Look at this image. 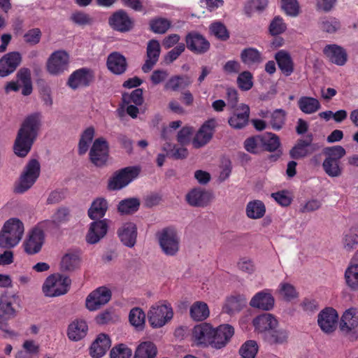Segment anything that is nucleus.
Wrapping results in <instances>:
<instances>
[{"mask_svg": "<svg viewBox=\"0 0 358 358\" xmlns=\"http://www.w3.org/2000/svg\"><path fill=\"white\" fill-rule=\"evenodd\" d=\"M111 291L106 287H99L92 292L86 299V307L93 311L107 303L111 299Z\"/></svg>", "mask_w": 358, "mask_h": 358, "instance_id": "12", "label": "nucleus"}, {"mask_svg": "<svg viewBox=\"0 0 358 358\" xmlns=\"http://www.w3.org/2000/svg\"><path fill=\"white\" fill-rule=\"evenodd\" d=\"M213 327L204 322L196 325L192 331V337L197 345L213 347Z\"/></svg>", "mask_w": 358, "mask_h": 358, "instance_id": "17", "label": "nucleus"}, {"mask_svg": "<svg viewBox=\"0 0 358 358\" xmlns=\"http://www.w3.org/2000/svg\"><path fill=\"white\" fill-rule=\"evenodd\" d=\"M94 80V71L88 68L74 71L69 76L67 84L73 90L80 87H88Z\"/></svg>", "mask_w": 358, "mask_h": 358, "instance_id": "14", "label": "nucleus"}, {"mask_svg": "<svg viewBox=\"0 0 358 358\" xmlns=\"http://www.w3.org/2000/svg\"><path fill=\"white\" fill-rule=\"evenodd\" d=\"M245 149L252 154H257L259 150H262L261 135H257L248 138L244 142Z\"/></svg>", "mask_w": 358, "mask_h": 358, "instance_id": "58", "label": "nucleus"}, {"mask_svg": "<svg viewBox=\"0 0 358 358\" xmlns=\"http://www.w3.org/2000/svg\"><path fill=\"white\" fill-rule=\"evenodd\" d=\"M287 332L285 330L274 327L270 330L264 339L271 344H281L287 341Z\"/></svg>", "mask_w": 358, "mask_h": 358, "instance_id": "52", "label": "nucleus"}, {"mask_svg": "<svg viewBox=\"0 0 358 358\" xmlns=\"http://www.w3.org/2000/svg\"><path fill=\"white\" fill-rule=\"evenodd\" d=\"M323 54L332 64L337 66H344L348 61L346 50L337 44H329L323 48Z\"/></svg>", "mask_w": 358, "mask_h": 358, "instance_id": "19", "label": "nucleus"}, {"mask_svg": "<svg viewBox=\"0 0 358 358\" xmlns=\"http://www.w3.org/2000/svg\"><path fill=\"white\" fill-rule=\"evenodd\" d=\"M110 347V339L104 334H99L90 348V354L94 358L103 356Z\"/></svg>", "mask_w": 358, "mask_h": 358, "instance_id": "32", "label": "nucleus"}, {"mask_svg": "<svg viewBox=\"0 0 358 358\" xmlns=\"http://www.w3.org/2000/svg\"><path fill=\"white\" fill-rule=\"evenodd\" d=\"M210 31L217 38L226 41L229 38V32L226 27L221 22H214L210 27Z\"/></svg>", "mask_w": 358, "mask_h": 358, "instance_id": "61", "label": "nucleus"}, {"mask_svg": "<svg viewBox=\"0 0 358 358\" xmlns=\"http://www.w3.org/2000/svg\"><path fill=\"white\" fill-rule=\"evenodd\" d=\"M22 61V55L17 51L9 52L0 59V78L13 73Z\"/></svg>", "mask_w": 358, "mask_h": 358, "instance_id": "13", "label": "nucleus"}, {"mask_svg": "<svg viewBox=\"0 0 358 358\" xmlns=\"http://www.w3.org/2000/svg\"><path fill=\"white\" fill-rule=\"evenodd\" d=\"M190 316L195 321H203L209 316L208 305L202 301H196L190 308Z\"/></svg>", "mask_w": 358, "mask_h": 358, "instance_id": "45", "label": "nucleus"}, {"mask_svg": "<svg viewBox=\"0 0 358 358\" xmlns=\"http://www.w3.org/2000/svg\"><path fill=\"white\" fill-rule=\"evenodd\" d=\"M157 237L160 247L166 255L173 256L178 252L180 238L175 229L164 228L157 234Z\"/></svg>", "mask_w": 358, "mask_h": 358, "instance_id": "8", "label": "nucleus"}, {"mask_svg": "<svg viewBox=\"0 0 358 358\" xmlns=\"http://www.w3.org/2000/svg\"><path fill=\"white\" fill-rule=\"evenodd\" d=\"M216 125L213 118L204 122L192 140L193 147L198 149L208 144L213 138Z\"/></svg>", "mask_w": 358, "mask_h": 358, "instance_id": "11", "label": "nucleus"}, {"mask_svg": "<svg viewBox=\"0 0 358 358\" xmlns=\"http://www.w3.org/2000/svg\"><path fill=\"white\" fill-rule=\"evenodd\" d=\"M234 334V329L230 324H221L213 328V348L221 349L227 345Z\"/></svg>", "mask_w": 358, "mask_h": 358, "instance_id": "20", "label": "nucleus"}, {"mask_svg": "<svg viewBox=\"0 0 358 358\" xmlns=\"http://www.w3.org/2000/svg\"><path fill=\"white\" fill-rule=\"evenodd\" d=\"M129 320L132 326L142 329L145 325V314L141 308H134L129 312Z\"/></svg>", "mask_w": 358, "mask_h": 358, "instance_id": "49", "label": "nucleus"}, {"mask_svg": "<svg viewBox=\"0 0 358 358\" xmlns=\"http://www.w3.org/2000/svg\"><path fill=\"white\" fill-rule=\"evenodd\" d=\"M320 28L324 32L334 34L341 28V24L334 17L324 18L320 22Z\"/></svg>", "mask_w": 358, "mask_h": 358, "instance_id": "57", "label": "nucleus"}, {"mask_svg": "<svg viewBox=\"0 0 358 358\" xmlns=\"http://www.w3.org/2000/svg\"><path fill=\"white\" fill-rule=\"evenodd\" d=\"M343 248L348 252H352L358 246V234L353 229L345 231L342 237Z\"/></svg>", "mask_w": 358, "mask_h": 358, "instance_id": "46", "label": "nucleus"}, {"mask_svg": "<svg viewBox=\"0 0 358 358\" xmlns=\"http://www.w3.org/2000/svg\"><path fill=\"white\" fill-rule=\"evenodd\" d=\"M298 106L306 114H312L317 111L320 107V101L313 97L302 96L298 101Z\"/></svg>", "mask_w": 358, "mask_h": 358, "instance_id": "42", "label": "nucleus"}, {"mask_svg": "<svg viewBox=\"0 0 358 358\" xmlns=\"http://www.w3.org/2000/svg\"><path fill=\"white\" fill-rule=\"evenodd\" d=\"M41 36L42 33L39 28H33L28 30L23 38L27 43L34 45L40 42Z\"/></svg>", "mask_w": 358, "mask_h": 358, "instance_id": "62", "label": "nucleus"}, {"mask_svg": "<svg viewBox=\"0 0 358 358\" xmlns=\"http://www.w3.org/2000/svg\"><path fill=\"white\" fill-rule=\"evenodd\" d=\"M94 133L95 130L93 127H87L82 133L78 143V154L80 155H83L87 152L94 136Z\"/></svg>", "mask_w": 358, "mask_h": 358, "instance_id": "47", "label": "nucleus"}, {"mask_svg": "<svg viewBox=\"0 0 358 358\" xmlns=\"http://www.w3.org/2000/svg\"><path fill=\"white\" fill-rule=\"evenodd\" d=\"M185 45L184 43H178L172 50L169 51L164 57V62L167 64L173 63L185 51Z\"/></svg>", "mask_w": 358, "mask_h": 358, "instance_id": "63", "label": "nucleus"}, {"mask_svg": "<svg viewBox=\"0 0 358 358\" xmlns=\"http://www.w3.org/2000/svg\"><path fill=\"white\" fill-rule=\"evenodd\" d=\"M275 299L269 289H264L256 293L250 301L252 308L262 310H270L274 306Z\"/></svg>", "mask_w": 358, "mask_h": 358, "instance_id": "25", "label": "nucleus"}, {"mask_svg": "<svg viewBox=\"0 0 358 358\" xmlns=\"http://www.w3.org/2000/svg\"><path fill=\"white\" fill-rule=\"evenodd\" d=\"M258 349L257 343L255 341L249 340L242 345L239 353L243 358H255Z\"/></svg>", "mask_w": 358, "mask_h": 358, "instance_id": "54", "label": "nucleus"}, {"mask_svg": "<svg viewBox=\"0 0 358 358\" xmlns=\"http://www.w3.org/2000/svg\"><path fill=\"white\" fill-rule=\"evenodd\" d=\"M150 30L155 34H164L170 28L171 22L164 17L154 18L150 21Z\"/></svg>", "mask_w": 358, "mask_h": 358, "instance_id": "51", "label": "nucleus"}, {"mask_svg": "<svg viewBox=\"0 0 358 358\" xmlns=\"http://www.w3.org/2000/svg\"><path fill=\"white\" fill-rule=\"evenodd\" d=\"M232 115L229 118L228 123L234 129H241L244 128L249 122L250 108L246 104H241L234 108Z\"/></svg>", "mask_w": 358, "mask_h": 358, "instance_id": "22", "label": "nucleus"}, {"mask_svg": "<svg viewBox=\"0 0 358 358\" xmlns=\"http://www.w3.org/2000/svg\"><path fill=\"white\" fill-rule=\"evenodd\" d=\"M111 358H130L132 350L125 344H120L114 347L110 353Z\"/></svg>", "mask_w": 358, "mask_h": 358, "instance_id": "60", "label": "nucleus"}, {"mask_svg": "<svg viewBox=\"0 0 358 358\" xmlns=\"http://www.w3.org/2000/svg\"><path fill=\"white\" fill-rule=\"evenodd\" d=\"M108 201L104 198H97L93 201L87 214L91 220L101 219L104 217L108 210Z\"/></svg>", "mask_w": 358, "mask_h": 358, "instance_id": "36", "label": "nucleus"}, {"mask_svg": "<svg viewBox=\"0 0 358 358\" xmlns=\"http://www.w3.org/2000/svg\"><path fill=\"white\" fill-rule=\"evenodd\" d=\"M252 323L255 330L263 334L264 338L270 330L278 326L277 320L269 313H264L256 317Z\"/></svg>", "mask_w": 358, "mask_h": 358, "instance_id": "27", "label": "nucleus"}, {"mask_svg": "<svg viewBox=\"0 0 358 358\" xmlns=\"http://www.w3.org/2000/svg\"><path fill=\"white\" fill-rule=\"evenodd\" d=\"M140 172L141 169L136 166L116 171L108 180V189L112 191L122 189L137 178Z\"/></svg>", "mask_w": 358, "mask_h": 358, "instance_id": "4", "label": "nucleus"}, {"mask_svg": "<svg viewBox=\"0 0 358 358\" xmlns=\"http://www.w3.org/2000/svg\"><path fill=\"white\" fill-rule=\"evenodd\" d=\"M262 150L268 152H275L280 146V141L275 134L266 132L261 135Z\"/></svg>", "mask_w": 358, "mask_h": 358, "instance_id": "41", "label": "nucleus"}, {"mask_svg": "<svg viewBox=\"0 0 358 358\" xmlns=\"http://www.w3.org/2000/svg\"><path fill=\"white\" fill-rule=\"evenodd\" d=\"M338 315L337 311L331 307L324 308L318 315L317 323L320 329L325 333L334 331L337 327Z\"/></svg>", "mask_w": 358, "mask_h": 358, "instance_id": "15", "label": "nucleus"}, {"mask_svg": "<svg viewBox=\"0 0 358 358\" xmlns=\"http://www.w3.org/2000/svg\"><path fill=\"white\" fill-rule=\"evenodd\" d=\"M106 65L108 70L116 75L123 74L127 68L126 58L117 52H113L108 56Z\"/></svg>", "mask_w": 358, "mask_h": 358, "instance_id": "30", "label": "nucleus"}, {"mask_svg": "<svg viewBox=\"0 0 358 358\" xmlns=\"http://www.w3.org/2000/svg\"><path fill=\"white\" fill-rule=\"evenodd\" d=\"M210 199V194L200 188L192 189L186 195L187 202L194 207L206 206Z\"/></svg>", "mask_w": 358, "mask_h": 358, "instance_id": "31", "label": "nucleus"}, {"mask_svg": "<svg viewBox=\"0 0 358 358\" xmlns=\"http://www.w3.org/2000/svg\"><path fill=\"white\" fill-rule=\"evenodd\" d=\"M108 231L106 220L94 221L90 224V229L86 236V241L90 244L98 243L105 236Z\"/></svg>", "mask_w": 358, "mask_h": 358, "instance_id": "28", "label": "nucleus"}, {"mask_svg": "<svg viewBox=\"0 0 358 358\" xmlns=\"http://www.w3.org/2000/svg\"><path fill=\"white\" fill-rule=\"evenodd\" d=\"M69 55L65 50H56L48 57L46 63L47 71L52 76H59L68 70Z\"/></svg>", "mask_w": 358, "mask_h": 358, "instance_id": "10", "label": "nucleus"}, {"mask_svg": "<svg viewBox=\"0 0 358 358\" xmlns=\"http://www.w3.org/2000/svg\"><path fill=\"white\" fill-rule=\"evenodd\" d=\"M88 326L85 320H76L69 325L67 336L71 341H78L86 336Z\"/></svg>", "mask_w": 358, "mask_h": 358, "instance_id": "33", "label": "nucleus"}, {"mask_svg": "<svg viewBox=\"0 0 358 358\" xmlns=\"http://www.w3.org/2000/svg\"><path fill=\"white\" fill-rule=\"evenodd\" d=\"M313 141V135L309 134L306 139L299 138L289 152V157L293 159H303L311 155L314 149H310Z\"/></svg>", "mask_w": 358, "mask_h": 358, "instance_id": "21", "label": "nucleus"}, {"mask_svg": "<svg viewBox=\"0 0 358 358\" xmlns=\"http://www.w3.org/2000/svg\"><path fill=\"white\" fill-rule=\"evenodd\" d=\"M278 66L282 73L288 77L291 76L294 71V63L290 54L285 50L278 51L274 56Z\"/></svg>", "mask_w": 358, "mask_h": 358, "instance_id": "29", "label": "nucleus"}, {"mask_svg": "<svg viewBox=\"0 0 358 358\" xmlns=\"http://www.w3.org/2000/svg\"><path fill=\"white\" fill-rule=\"evenodd\" d=\"M122 243L129 248H133L136 243L137 227L134 222L124 223L117 231Z\"/></svg>", "mask_w": 358, "mask_h": 358, "instance_id": "23", "label": "nucleus"}, {"mask_svg": "<svg viewBox=\"0 0 358 358\" xmlns=\"http://www.w3.org/2000/svg\"><path fill=\"white\" fill-rule=\"evenodd\" d=\"M161 52L160 44L157 40L152 39L148 41L146 49L147 59L142 66L144 73H148L157 64Z\"/></svg>", "mask_w": 358, "mask_h": 358, "instance_id": "24", "label": "nucleus"}, {"mask_svg": "<svg viewBox=\"0 0 358 358\" xmlns=\"http://www.w3.org/2000/svg\"><path fill=\"white\" fill-rule=\"evenodd\" d=\"M185 42L188 50L197 55L207 52L210 47L209 41L196 31L189 32L185 37Z\"/></svg>", "mask_w": 358, "mask_h": 358, "instance_id": "16", "label": "nucleus"}, {"mask_svg": "<svg viewBox=\"0 0 358 358\" xmlns=\"http://www.w3.org/2000/svg\"><path fill=\"white\" fill-rule=\"evenodd\" d=\"M140 205L141 202L138 198H127L119 202L117 210L121 215H131L138 210Z\"/></svg>", "mask_w": 358, "mask_h": 358, "instance_id": "38", "label": "nucleus"}, {"mask_svg": "<svg viewBox=\"0 0 358 358\" xmlns=\"http://www.w3.org/2000/svg\"><path fill=\"white\" fill-rule=\"evenodd\" d=\"M286 120V112L283 109H276L271 115L270 124L273 130L280 131Z\"/></svg>", "mask_w": 358, "mask_h": 358, "instance_id": "53", "label": "nucleus"}, {"mask_svg": "<svg viewBox=\"0 0 358 358\" xmlns=\"http://www.w3.org/2000/svg\"><path fill=\"white\" fill-rule=\"evenodd\" d=\"M358 327V309L350 308L345 311L340 322V329L347 333Z\"/></svg>", "mask_w": 358, "mask_h": 358, "instance_id": "34", "label": "nucleus"}, {"mask_svg": "<svg viewBox=\"0 0 358 358\" xmlns=\"http://www.w3.org/2000/svg\"><path fill=\"white\" fill-rule=\"evenodd\" d=\"M237 84L242 91H248L253 87V76L248 71L239 73L237 78Z\"/></svg>", "mask_w": 358, "mask_h": 358, "instance_id": "56", "label": "nucleus"}, {"mask_svg": "<svg viewBox=\"0 0 358 358\" xmlns=\"http://www.w3.org/2000/svg\"><path fill=\"white\" fill-rule=\"evenodd\" d=\"M326 156L322 163L324 172L330 177H338L342 174L340 160L346 154V151L341 145L327 147L324 150Z\"/></svg>", "mask_w": 358, "mask_h": 358, "instance_id": "3", "label": "nucleus"}, {"mask_svg": "<svg viewBox=\"0 0 358 358\" xmlns=\"http://www.w3.org/2000/svg\"><path fill=\"white\" fill-rule=\"evenodd\" d=\"M157 353V347L153 343L143 342L136 348L134 358H155Z\"/></svg>", "mask_w": 358, "mask_h": 358, "instance_id": "44", "label": "nucleus"}, {"mask_svg": "<svg viewBox=\"0 0 358 358\" xmlns=\"http://www.w3.org/2000/svg\"><path fill=\"white\" fill-rule=\"evenodd\" d=\"M286 29V24L280 16H276L272 20L269 26V31L271 35L275 36L282 34Z\"/></svg>", "mask_w": 358, "mask_h": 358, "instance_id": "64", "label": "nucleus"}, {"mask_svg": "<svg viewBox=\"0 0 358 358\" xmlns=\"http://www.w3.org/2000/svg\"><path fill=\"white\" fill-rule=\"evenodd\" d=\"M16 78L17 81L22 84V94L24 96L30 95L33 91L30 69L26 67L20 69L16 73Z\"/></svg>", "mask_w": 358, "mask_h": 358, "instance_id": "37", "label": "nucleus"}, {"mask_svg": "<svg viewBox=\"0 0 358 358\" xmlns=\"http://www.w3.org/2000/svg\"><path fill=\"white\" fill-rule=\"evenodd\" d=\"M41 166L38 160L31 159L21 174L18 183L15 187V192L24 193L35 183L40 175Z\"/></svg>", "mask_w": 358, "mask_h": 358, "instance_id": "6", "label": "nucleus"}, {"mask_svg": "<svg viewBox=\"0 0 358 358\" xmlns=\"http://www.w3.org/2000/svg\"><path fill=\"white\" fill-rule=\"evenodd\" d=\"M265 213V205L260 200L250 201L246 206V215L249 218L254 220L262 218Z\"/></svg>", "mask_w": 358, "mask_h": 358, "instance_id": "43", "label": "nucleus"}, {"mask_svg": "<svg viewBox=\"0 0 358 358\" xmlns=\"http://www.w3.org/2000/svg\"><path fill=\"white\" fill-rule=\"evenodd\" d=\"M173 316L172 307L166 301L152 306L148 314V322L153 328L163 327L173 318Z\"/></svg>", "mask_w": 358, "mask_h": 358, "instance_id": "5", "label": "nucleus"}, {"mask_svg": "<svg viewBox=\"0 0 358 358\" xmlns=\"http://www.w3.org/2000/svg\"><path fill=\"white\" fill-rule=\"evenodd\" d=\"M41 114L37 112L29 115L22 122L13 146L17 156L24 157L31 150L41 127Z\"/></svg>", "mask_w": 358, "mask_h": 358, "instance_id": "1", "label": "nucleus"}, {"mask_svg": "<svg viewBox=\"0 0 358 358\" xmlns=\"http://www.w3.org/2000/svg\"><path fill=\"white\" fill-rule=\"evenodd\" d=\"M110 27L120 32H127L133 27V21L124 10H118L109 17Z\"/></svg>", "mask_w": 358, "mask_h": 358, "instance_id": "18", "label": "nucleus"}, {"mask_svg": "<svg viewBox=\"0 0 358 358\" xmlns=\"http://www.w3.org/2000/svg\"><path fill=\"white\" fill-rule=\"evenodd\" d=\"M80 257L78 252L65 254L61 261V269L64 271H73L80 266Z\"/></svg>", "mask_w": 358, "mask_h": 358, "instance_id": "39", "label": "nucleus"}, {"mask_svg": "<svg viewBox=\"0 0 358 358\" xmlns=\"http://www.w3.org/2000/svg\"><path fill=\"white\" fill-rule=\"evenodd\" d=\"M90 162L97 167L105 166L109 157V145L103 137L94 140L90 150Z\"/></svg>", "mask_w": 358, "mask_h": 358, "instance_id": "9", "label": "nucleus"}, {"mask_svg": "<svg viewBox=\"0 0 358 358\" xmlns=\"http://www.w3.org/2000/svg\"><path fill=\"white\" fill-rule=\"evenodd\" d=\"M345 278L347 285L352 289H358V264H352L348 267L345 272Z\"/></svg>", "mask_w": 358, "mask_h": 358, "instance_id": "50", "label": "nucleus"}, {"mask_svg": "<svg viewBox=\"0 0 358 358\" xmlns=\"http://www.w3.org/2000/svg\"><path fill=\"white\" fill-rule=\"evenodd\" d=\"M71 280L67 276L54 275L48 277L43 285V292L47 296H58L67 293Z\"/></svg>", "mask_w": 358, "mask_h": 358, "instance_id": "7", "label": "nucleus"}, {"mask_svg": "<svg viewBox=\"0 0 358 358\" xmlns=\"http://www.w3.org/2000/svg\"><path fill=\"white\" fill-rule=\"evenodd\" d=\"M44 238V234L39 229L33 228L24 243L25 252L29 255L38 253L41 250Z\"/></svg>", "mask_w": 358, "mask_h": 358, "instance_id": "26", "label": "nucleus"}, {"mask_svg": "<svg viewBox=\"0 0 358 358\" xmlns=\"http://www.w3.org/2000/svg\"><path fill=\"white\" fill-rule=\"evenodd\" d=\"M281 7L287 15L296 17L299 14L300 7L297 0H281Z\"/></svg>", "mask_w": 358, "mask_h": 358, "instance_id": "59", "label": "nucleus"}, {"mask_svg": "<svg viewBox=\"0 0 358 358\" xmlns=\"http://www.w3.org/2000/svg\"><path fill=\"white\" fill-rule=\"evenodd\" d=\"M243 302L241 296H231L227 299L223 311L229 315H233L241 310Z\"/></svg>", "mask_w": 358, "mask_h": 358, "instance_id": "48", "label": "nucleus"}, {"mask_svg": "<svg viewBox=\"0 0 358 358\" xmlns=\"http://www.w3.org/2000/svg\"><path fill=\"white\" fill-rule=\"evenodd\" d=\"M191 84L190 78L187 75L171 76L164 85V89L177 92L180 88H185Z\"/></svg>", "mask_w": 358, "mask_h": 358, "instance_id": "40", "label": "nucleus"}, {"mask_svg": "<svg viewBox=\"0 0 358 358\" xmlns=\"http://www.w3.org/2000/svg\"><path fill=\"white\" fill-rule=\"evenodd\" d=\"M143 94V90L137 88L133 90L131 94L124 93L122 99L125 104L134 103L136 106H141L144 101Z\"/></svg>", "mask_w": 358, "mask_h": 358, "instance_id": "55", "label": "nucleus"}, {"mask_svg": "<svg viewBox=\"0 0 358 358\" xmlns=\"http://www.w3.org/2000/svg\"><path fill=\"white\" fill-rule=\"evenodd\" d=\"M241 62L248 67L257 66L263 61L262 53L255 48H244L240 54Z\"/></svg>", "mask_w": 358, "mask_h": 358, "instance_id": "35", "label": "nucleus"}, {"mask_svg": "<svg viewBox=\"0 0 358 358\" xmlns=\"http://www.w3.org/2000/svg\"><path fill=\"white\" fill-rule=\"evenodd\" d=\"M24 224L17 218L7 220L0 231V248L10 249L15 247L24 234Z\"/></svg>", "mask_w": 358, "mask_h": 358, "instance_id": "2", "label": "nucleus"}]
</instances>
